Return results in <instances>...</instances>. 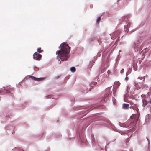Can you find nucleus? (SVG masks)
<instances>
[{
	"label": "nucleus",
	"instance_id": "obj_1",
	"mask_svg": "<svg viewBox=\"0 0 151 151\" xmlns=\"http://www.w3.org/2000/svg\"><path fill=\"white\" fill-rule=\"evenodd\" d=\"M67 46L68 48V50H67L65 48L63 47L61 50L56 52V54L58 55L56 58L58 61L60 60L62 61L67 60L70 57L69 53L71 47L68 45H67Z\"/></svg>",
	"mask_w": 151,
	"mask_h": 151
},
{
	"label": "nucleus",
	"instance_id": "obj_2",
	"mask_svg": "<svg viewBox=\"0 0 151 151\" xmlns=\"http://www.w3.org/2000/svg\"><path fill=\"white\" fill-rule=\"evenodd\" d=\"M141 43L139 40L135 42H134L133 45V47L135 52L138 51V50H140L142 49Z\"/></svg>",
	"mask_w": 151,
	"mask_h": 151
},
{
	"label": "nucleus",
	"instance_id": "obj_3",
	"mask_svg": "<svg viewBox=\"0 0 151 151\" xmlns=\"http://www.w3.org/2000/svg\"><path fill=\"white\" fill-rule=\"evenodd\" d=\"M3 88H4V89H1L0 90V93H10L11 94L12 93L9 89H12V88H9V87H8V86H6V87H3Z\"/></svg>",
	"mask_w": 151,
	"mask_h": 151
},
{
	"label": "nucleus",
	"instance_id": "obj_4",
	"mask_svg": "<svg viewBox=\"0 0 151 151\" xmlns=\"http://www.w3.org/2000/svg\"><path fill=\"white\" fill-rule=\"evenodd\" d=\"M42 56L41 55L38 53L37 52H35L33 54V58L36 60H39L41 59Z\"/></svg>",
	"mask_w": 151,
	"mask_h": 151
},
{
	"label": "nucleus",
	"instance_id": "obj_5",
	"mask_svg": "<svg viewBox=\"0 0 151 151\" xmlns=\"http://www.w3.org/2000/svg\"><path fill=\"white\" fill-rule=\"evenodd\" d=\"M140 114H132L130 116V118L134 119V121L137 122L139 119Z\"/></svg>",
	"mask_w": 151,
	"mask_h": 151
},
{
	"label": "nucleus",
	"instance_id": "obj_6",
	"mask_svg": "<svg viewBox=\"0 0 151 151\" xmlns=\"http://www.w3.org/2000/svg\"><path fill=\"white\" fill-rule=\"evenodd\" d=\"M68 44H66L65 43V42H64L62 43L58 47V48L59 49H60V50H61L62 49L63 47L65 48L67 50H68V46H67V45Z\"/></svg>",
	"mask_w": 151,
	"mask_h": 151
},
{
	"label": "nucleus",
	"instance_id": "obj_7",
	"mask_svg": "<svg viewBox=\"0 0 151 151\" xmlns=\"http://www.w3.org/2000/svg\"><path fill=\"white\" fill-rule=\"evenodd\" d=\"M92 109H84V110L81 111L77 113H88L90 111L92 110Z\"/></svg>",
	"mask_w": 151,
	"mask_h": 151
},
{
	"label": "nucleus",
	"instance_id": "obj_8",
	"mask_svg": "<svg viewBox=\"0 0 151 151\" xmlns=\"http://www.w3.org/2000/svg\"><path fill=\"white\" fill-rule=\"evenodd\" d=\"M94 60L93 59L92 61H90L89 62V67L88 68L90 70L91 69L93 65V63L95 62V60H96L95 59V57H94Z\"/></svg>",
	"mask_w": 151,
	"mask_h": 151
},
{
	"label": "nucleus",
	"instance_id": "obj_9",
	"mask_svg": "<svg viewBox=\"0 0 151 151\" xmlns=\"http://www.w3.org/2000/svg\"><path fill=\"white\" fill-rule=\"evenodd\" d=\"M124 27L125 31L128 32L129 31L128 28L130 27V24L129 23H128L126 26L124 25Z\"/></svg>",
	"mask_w": 151,
	"mask_h": 151
},
{
	"label": "nucleus",
	"instance_id": "obj_10",
	"mask_svg": "<svg viewBox=\"0 0 151 151\" xmlns=\"http://www.w3.org/2000/svg\"><path fill=\"white\" fill-rule=\"evenodd\" d=\"M125 21V22H127V21H128V18L127 17L124 16L122 17L120 19V21L122 22Z\"/></svg>",
	"mask_w": 151,
	"mask_h": 151
},
{
	"label": "nucleus",
	"instance_id": "obj_11",
	"mask_svg": "<svg viewBox=\"0 0 151 151\" xmlns=\"http://www.w3.org/2000/svg\"><path fill=\"white\" fill-rule=\"evenodd\" d=\"M129 104H127L124 103L123 104L122 108L124 109H127L129 108Z\"/></svg>",
	"mask_w": 151,
	"mask_h": 151
},
{
	"label": "nucleus",
	"instance_id": "obj_12",
	"mask_svg": "<svg viewBox=\"0 0 151 151\" xmlns=\"http://www.w3.org/2000/svg\"><path fill=\"white\" fill-rule=\"evenodd\" d=\"M142 101L143 103L142 106L144 107H145L146 106L148 103V101L145 99H142Z\"/></svg>",
	"mask_w": 151,
	"mask_h": 151
},
{
	"label": "nucleus",
	"instance_id": "obj_13",
	"mask_svg": "<svg viewBox=\"0 0 151 151\" xmlns=\"http://www.w3.org/2000/svg\"><path fill=\"white\" fill-rule=\"evenodd\" d=\"M150 17H149L148 14L147 15V17L146 18V21H147L146 23V25H148L150 24V22H149V20L150 19Z\"/></svg>",
	"mask_w": 151,
	"mask_h": 151
},
{
	"label": "nucleus",
	"instance_id": "obj_14",
	"mask_svg": "<svg viewBox=\"0 0 151 151\" xmlns=\"http://www.w3.org/2000/svg\"><path fill=\"white\" fill-rule=\"evenodd\" d=\"M102 16V15H100L97 18L96 20V23L97 24H99L100 21L101 20Z\"/></svg>",
	"mask_w": 151,
	"mask_h": 151
},
{
	"label": "nucleus",
	"instance_id": "obj_15",
	"mask_svg": "<svg viewBox=\"0 0 151 151\" xmlns=\"http://www.w3.org/2000/svg\"><path fill=\"white\" fill-rule=\"evenodd\" d=\"M45 78V77L37 78L36 81L39 82L41 81Z\"/></svg>",
	"mask_w": 151,
	"mask_h": 151
},
{
	"label": "nucleus",
	"instance_id": "obj_16",
	"mask_svg": "<svg viewBox=\"0 0 151 151\" xmlns=\"http://www.w3.org/2000/svg\"><path fill=\"white\" fill-rule=\"evenodd\" d=\"M70 70L71 72L74 73L76 71V68L74 66H72L71 67Z\"/></svg>",
	"mask_w": 151,
	"mask_h": 151
},
{
	"label": "nucleus",
	"instance_id": "obj_17",
	"mask_svg": "<svg viewBox=\"0 0 151 151\" xmlns=\"http://www.w3.org/2000/svg\"><path fill=\"white\" fill-rule=\"evenodd\" d=\"M134 125V123L133 122H131L129 125H127V127H129V128L132 127Z\"/></svg>",
	"mask_w": 151,
	"mask_h": 151
},
{
	"label": "nucleus",
	"instance_id": "obj_18",
	"mask_svg": "<svg viewBox=\"0 0 151 151\" xmlns=\"http://www.w3.org/2000/svg\"><path fill=\"white\" fill-rule=\"evenodd\" d=\"M94 40V39L93 37H91L88 40V41L89 42V44H91V42Z\"/></svg>",
	"mask_w": 151,
	"mask_h": 151
},
{
	"label": "nucleus",
	"instance_id": "obj_19",
	"mask_svg": "<svg viewBox=\"0 0 151 151\" xmlns=\"http://www.w3.org/2000/svg\"><path fill=\"white\" fill-rule=\"evenodd\" d=\"M29 77L34 81H36L37 78L32 76H30Z\"/></svg>",
	"mask_w": 151,
	"mask_h": 151
},
{
	"label": "nucleus",
	"instance_id": "obj_20",
	"mask_svg": "<svg viewBox=\"0 0 151 151\" xmlns=\"http://www.w3.org/2000/svg\"><path fill=\"white\" fill-rule=\"evenodd\" d=\"M120 125L122 127H127V125L124 123H120Z\"/></svg>",
	"mask_w": 151,
	"mask_h": 151
},
{
	"label": "nucleus",
	"instance_id": "obj_21",
	"mask_svg": "<svg viewBox=\"0 0 151 151\" xmlns=\"http://www.w3.org/2000/svg\"><path fill=\"white\" fill-rule=\"evenodd\" d=\"M43 52V50H41V48H37V53L38 52L39 53H41Z\"/></svg>",
	"mask_w": 151,
	"mask_h": 151
},
{
	"label": "nucleus",
	"instance_id": "obj_22",
	"mask_svg": "<svg viewBox=\"0 0 151 151\" xmlns=\"http://www.w3.org/2000/svg\"><path fill=\"white\" fill-rule=\"evenodd\" d=\"M131 72V70L130 68H129L128 71L126 73V75L128 76L129 74Z\"/></svg>",
	"mask_w": 151,
	"mask_h": 151
},
{
	"label": "nucleus",
	"instance_id": "obj_23",
	"mask_svg": "<svg viewBox=\"0 0 151 151\" xmlns=\"http://www.w3.org/2000/svg\"><path fill=\"white\" fill-rule=\"evenodd\" d=\"M135 86V88H134V91H135L136 90V89H138V83H135V84L134 85Z\"/></svg>",
	"mask_w": 151,
	"mask_h": 151
},
{
	"label": "nucleus",
	"instance_id": "obj_24",
	"mask_svg": "<svg viewBox=\"0 0 151 151\" xmlns=\"http://www.w3.org/2000/svg\"><path fill=\"white\" fill-rule=\"evenodd\" d=\"M117 45V42H116L113 46V49H114Z\"/></svg>",
	"mask_w": 151,
	"mask_h": 151
},
{
	"label": "nucleus",
	"instance_id": "obj_25",
	"mask_svg": "<svg viewBox=\"0 0 151 151\" xmlns=\"http://www.w3.org/2000/svg\"><path fill=\"white\" fill-rule=\"evenodd\" d=\"M103 105H104V104L101 105L100 104H98L96 105L95 106V107H96V108H100L102 106H103Z\"/></svg>",
	"mask_w": 151,
	"mask_h": 151
},
{
	"label": "nucleus",
	"instance_id": "obj_26",
	"mask_svg": "<svg viewBox=\"0 0 151 151\" xmlns=\"http://www.w3.org/2000/svg\"><path fill=\"white\" fill-rule=\"evenodd\" d=\"M148 98V103H149L151 105V96H149Z\"/></svg>",
	"mask_w": 151,
	"mask_h": 151
},
{
	"label": "nucleus",
	"instance_id": "obj_27",
	"mask_svg": "<svg viewBox=\"0 0 151 151\" xmlns=\"http://www.w3.org/2000/svg\"><path fill=\"white\" fill-rule=\"evenodd\" d=\"M137 79H140L141 80H142V81H143L145 80V78H144V77H138L137 78Z\"/></svg>",
	"mask_w": 151,
	"mask_h": 151
},
{
	"label": "nucleus",
	"instance_id": "obj_28",
	"mask_svg": "<svg viewBox=\"0 0 151 151\" xmlns=\"http://www.w3.org/2000/svg\"><path fill=\"white\" fill-rule=\"evenodd\" d=\"M83 93V94H86L88 92V91L87 90L86 91L85 90H83V91H82Z\"/></svg>",
	"mask_w": 151,
	"mask_h": 151
},
{
	"label": "nucleus",
	"instance_id": "obj_29",
	"mask_svg": "<svg viewBox=\"0 0 151 151\" xmlns=\"http://www.w3.org/2000/svg\"><path fill=\"white\" fill-rule=\"evenodd\" d=\"M120 33L119 32L116 31L114 33V35H115L116 34V35H119Z\"/></svg>",
	"mask_w": 151,
	"mask_h": 151
},
{
	"label": "nucleus",
	"instance_id": "obj_30",
	"mask_svg": "<svg viewBox=\"0 0 151 151\" xmlns=\"http://www.w3.org/2000/svg\"><path fill=\"white\" fill-rule=\"evenodd\" d=\"M61 76V75H59L56 76V77L55 78V79H58L60 78V77Z\"/></svg>",
	"mask_w": 151,
	"mask_h": 151
},
{
	"label": "nucleus",
	"instance_id": "obj_31",
	"mask_svg": "<svg viewBox=\"0 0 151 151\" xmlns=\"http://www.w3.org/2000/svg\"><path fill=\"white\" fill-rule=\"evenodd\" d=\"M126 87H127V89H126V91L127 92V93H128L129 92V91L128 90V89L129 88V87L127 86Z\"/></svg>",
	"mask_w": 151,
	"mask_h": 151
},
{
	"label": "nucleus",
	"instance_id": "obj_32",
	"mask_svg": "<svg viewBox=\"0 0 151 151\" xmlns=\"http://www.w3.org/2000/svg\"><path fill=\"white\" fill-rule=\"evenodd\" d=\"M120 36H119V37H118V38H117V39H116V42H117V41L119 40V39H120Z\"/></svg>",
	"mask_w": 151,
	"mask_h": 151
},
{
	"label": "nucleus",
	"instance_id": "obj_33",
	"mask_svg": "<svg viewBox=\"0 0 151 151\" xmlns=\"http://www.w3.org/2000/svg\"><path fill=\"white\" fill-rule=\"evenodd\" d=\"M124 69H122L121 70V71H120L121 73H122L123 72H124Z\"/></svg>",
	"mask_w": 151,
	"mask_h": 151
},
{
	"label": "nucleus",
	"instance_id": "obj_34",
	"mask_svg": "<svg viewBox=\"0 0 151 151\" xmlns=\"http://www.w3.org/2000/svg\"><path fill=\"white\" fill-rule=\"evenodd\" d=\"M93 86H91L89 88V90H91V89L93 88Z\"/></svg>",
	"mask_w": 151,
	"mask_h": 151
},
{
	"label": "nucleus",
	"instance_id": "obj_35",
	"mask_svg": "<svg viewBox=\"0 0 151 151\" xmlns=\"http://www.w3.org/2000/svg\"><path fill=\"white\" fill-rule=\"evenodd\" d=\"M130 93L131 95H133V94H134V93L133 92H130Z\"/></svg>",
	"mask_w": 151,
	"mask_h": 151
},
{
	"label": "nucleus",
	"instance_id": "obj_36",
	"mask_svg": "<svg viewBox=\"0 0 151 151\" xmlns=\"http://www.w3.org/2000/svg\"><path fill=\"white\" fill-rule=\"evenodd\" d=\"M97 83V82L96 81L93 82V85H95Z\"/></svg>",
	"mask_w": 151,
	"mask_h": 151
},
{
	"label": "nucleus",
	"instance_id": "obj_37",
	"mask_svg": "<svg viewBox=\"0 0 151 151\" xmlns=\"http://www.w3.org/2000/svg\"><path fill=\"white\" fill-rule=\"evenodd\" d=\"M129 77H127V76H126L125 78V80H128V79H129Z\"/></svg>",
	"mask_w": 151,
	"mask_h": 151
},
{
	"label": "nucleus",
	"instance_id": "obj_38",
	"mask_svg": "<svg viewBox=\"0 0 151 151\" xmlns=\"http://www.w3.org/2000/svg\"><path fill=\"white\" fill-rule=\"evenodd\" d=\"M104 72V71L103 70H102L101 71V73H103Z\"/></svg>",
	"mask_w": 151,
	"mask_h": 151
},
{
	"label": "nucleus",
	"instance_id": "obj_39",
	"mask_svg": "<svg viewBox=\"0 0 151 151\" xmlns=\"http://www.w3.org/2000/svg\"><path fill=\"white\" fill-rule=\"evenodd\" d=\"M111 93H112V91L110 90L109 92V94H111ZM108 94H109V93H108Z\"/></svg>",
	"mask_w": 151,
	"mask_h": 151
},
{
	"label": "nucleus",
	"instance_id": "obj_40",
	"mask_svg": "<svg viewBox=\"0 0 151 151\" xmlns=\"http://www.w3.org/2000/svg\"><path fill=\"white\" fill-rule=\"evenodd\" d=\"M93 82H91L90 84V86H91L92 84H93Z\"/></svg>",
	"mask_w": 151,
	"mask_h": 151
},
{
	"label": "nucleus",
	"instance_id": "obj_41",
	"mask_svg": "<svg viewBox=\"0 0 151 151\" xmlns=\"http://www.w3.org/2000/svg\"><path fill=\"white\" fill-rule=\"evenodd\" d=\"M22 104H23V105H24V104H25V102H24L23 103H22Z\"/></svg>",
	"mask_w": 151,
	"mask_h": 151
},
{
	"label": "nucleus",
	"instance_id": "obj_42",
	"mask_svg": "<svg viewBox=\"0 0 151 151\" xmlns=\"http://www.w3.org/2000/svg\"><path fill=\"white\" fill-rule=\"evenodd\" d=\"M143 95H142L141 96V97L142 98V99L143 98Z\"/></svg>",
	"mask_w": 151,
	"mask_h": 151
},
{
	"label": "nucleus",
	"instance_id": "obj_43",
	"mask_svg": "<svg viewBox=\"0 0 151 151\" xmlns=\"http://www.w3.org/2000/svg\"><path fill=\"white\" fill-rule=\"evenodd\" d=\"M122 52L121 50H120L119 51V53L120 52Z\"/></svg>",
	"mask_w": 151,
	"mask_h": 151
},
{
	"label": "nucleus",
	"instance_id": "obj_44",
	"mask_svg": "<svg viewBox=\"0 0 151 151\" xmlns=\"http://www.w3.org/2000/svg\"><path fill=\"white\" fill-rule=\"evenodd\" d=\"M101 101V102H102L103 101H105V100H102Z\"/></svg>",
	"mask_w": 151,
	"mask_h": 151
},
{
	"label": "nucleus",
	"instance_id": "obj_45",
	"mask_svg": "<svg viewBox=\"0 0 151 151\" xmlns=\"http://www.w3.org/2000/svg\"><path fill=\"white\" fill-rule=\"evenodd\" d=\"M99 113V114H100V113H103L102 112H99V113Z\"/></svg>",
	"mask_w": 151,
	"mask_h": 151
},
{
	"label": "nucleus",
	"instance_id": "obj_46",
	"mask_svg": "<svg viewBox=\"0 0 151 151\" xmlns=\"http://www.w3.org/2000/svg\"><path fill=\"white\" fill-rule=\"evenodd\" d=\"M135 96H136V97H137V96L136 95H135Z\"/></svg>",
	"mask_w": 151,
	"mask_h": 151
},
{
	"label": "nucleus",
	"instance_id": "obj_47",
	"mask_svg": "<svg viewBox=\"0 0 151 151\" xmlns=\"http://www.w3.org/2000/svg\"><path fill=\"white\" fill-rule=\"evenodd\" d=\"M111 87V86H110V87H108V88H110V87Z\"/></svg>",
	"mask_w": 151,
	"mask_h": 151
},
{
	"label": "nucleus",
	"instance_id": "obj_48",
	"mask_svg": "<svg viewBox=\"0 0 151 151\" xmlns=\"http://www.w3.org/2000/svg\"><path fill=\"white\" fill-rule=\"evenodd\" d=\"M121 42H120L119 43V44H120V45L121 44Z\"/></svg>",
	"mask_w": 151,
	"mask_h": 151
}]
</instances>
